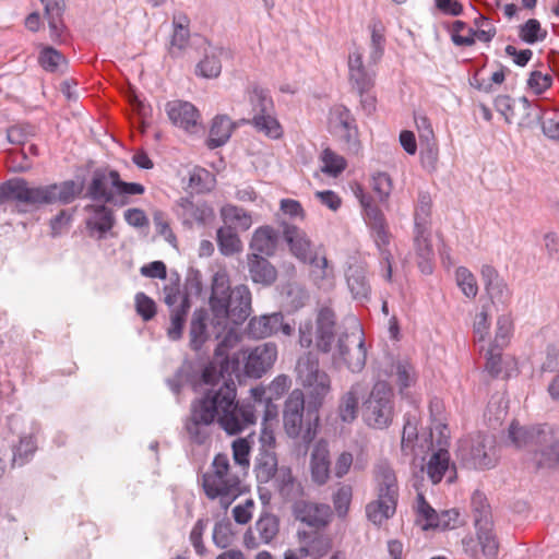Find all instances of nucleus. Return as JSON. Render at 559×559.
<instances>
[{
	"label": "nucleus",
	"mask_w": 559,
	"mask_h": 559,
	"mask_svg": "<svg viewBox=\"0 0 559 559\" xmlns=\"http://www.w3.org/2000/svg\"><path fill=\"white\" fill-rule=\"evenodd\" d=\"M238 341L233 331H228L215 348V357L222 358L219 370L211 362L202 371V381L211 384L204 395L191 405V414L186 421L189 439L197 444H205L212 436V425L218 426L229 436H236L254 425V409L249 404L236 402L237 388L231 379H225L228 371V348Z\"/></svg>",
	"instance_id": "f257e3e1"
},
{
	"label": "nucleus",
	"mask_w": 559,
	"mask_h": 559,
	"mask_svg": "<svg viewBox=\"0 0 559 559\" xmlns=\"http://www.w3.org/2000/svg\"><path fill=\"white\" fill-rule=\"evenodd\" d=\"M209 305L217 325H239L251 313V293L246 285L231 288L228 275L217 272L212 278Z\"/></svg>",
	"instance_id": "f03ea898"
},
{
	"label": "nucleus",
	"mask_w": 559,
	"mask_h": 559,
	"mask_svg": "<svg viewBox=\"0 0 559 559\" xmlns=\"http://www.w3.org/2000/svg\"><path fill=\"white\" fill-rule=\"evenodd\" d=\"M317 406L310 402L306 406L305 394L301 390H294L285 401L283 421L284 429L289 438H300L307 445L317 435L319 414Z\"/></svg>",
	"instance_id": "7ed1b4c3"
},
{
	"label": "nucleus",
	"mask_w": 559,
	"mask_h": 559,
	"mask_svg": "<svg viewBox=\"0 0 559 559\" xmlns=\"http://www.w3.org/2000/svg\"><path fill=\"white\" fill-rule=\"evenodd\" d=\"M202 487L205 496L219 499V503L227 509L241 493L240 479L230 472L229 459L218 453L214 456L210 469L202 475Z\"/></svg>",
	"instance_id": "20e7f679"
},
{
	"label": "nucleus",
	"mask_w": 559,
	"mask_h": 559,
	"mask_svg": "<svg viewBox=\"0 0 559 559\" xmlns=\"http://www.w3.org/2000/svg\"><path fill=\"white\" fill-rule=\"evenodd\" d=\"M360 204L364 211V219L379 251L382 276L385 281L391 282L392 253L389 249L391 233L389 231L385 216L369 195L362 193L360 195Z\"/></svg>",
	"instance_id": "39448f33"
},
{
	"label": "nucleus",
	"mask_w": 559,
	"mask_h": 559,
	"mask_svg": "<svg viewBox=\"0 0 559 559\" xmlns=\"http://www.w3.org/2000/svg\"><path fill=\"white\" fill-rule=\"evenodd\" d=\"M394 393L385 381H377L362 403V419L368 427L386 429L395 415Z\"/></svg>",
	"instance_id": "423d86ee"
},
{
	"label": "nucleus",
	"mask_w": 559,
	"mask_h": 559,
	"mask_svg": "<svg viewBox=\"0 0 559 559\" xmlns=\"http://www.w3.org/2000/svg\"><path fill=\"white\" fill-rule=\"evenodd\" d=\"M297 381L308 391L309 402L321 406L331 390L330 377L320 369L319 360L311 353L299 357L296 365Z\"/></svg>",
	"instance_id": "0eeeda50"
},
{
	"label": "nucleus",
	"mask_w": 559,
	"mask_h": 559,
	"mask_svg": "<svg viewBox=\"0 0 559 559\" xmlns=\"http://www.w3.org/2000/svg\"><path fill=\"white\" fill-rule=\"evenodd\" d=\"M252 119L248 120L258 132L271 139L281 138L283 130L275 117V108L270 92L254 85L249 93Z\"/></svg>",
	"instance_id": "6e6552de"
},
{
	"label": "nucleus",
	"mask_w": 559,
	"mask_h": 559,
	"mask_svg": "<svg viewBox=\"0 0 559 559\" xmlns=\"http://www.w3.org/2000/svg\"><path fill=\"white\" fill-rule=\"evenodd\" d=\"M52 189L48 186H31L24 178L9 179L0 185V205L9 202L40 206L53 203Z\"/></svg>",
	"instance_id": "1a4fd4ad"
},
{
	"label": "nucleus",
	"mask_w": 559,
	"mask_h": 559,
	"mask_svg": "<svg viewBox=\"0 0 559 559\" xmlns=\"http://www.w3.org/2000/svg\"><path fill=\"white\" fill-rule=\"evenodd\" d=\"M281 227L283 228V237L288 243L292 253L302 262L309 261L313 266L312 273L316 280H325L333 276L328 259L325 257L312 255L311 241L302 229L287 222H282Z\"/></svg>",
	"instance_id": "9d476101"
},
{
	"label": "nucleus",
	"mask_w": 559,
	"mask_h": 559,
	"mask_svg": "<svg viewBox=\"0 0 559 559\" xmlns=\"http://www.w3.org/2000/svg\"><path fill=\"white\" fill-rule=\"evenodd\" d=\"M552 426L535 425L521 426L518 421H512L508 430V439L511 444L518 449L528 448L533 452V459L537 464V460L542 459V453L546 449L544 439H548L545 435L551 431Z\"/></svg>",
	"instance_id": "9b49d317"
},
{
	"label": "nucleus",
	"mask_w": 559,
	"mask_h": 559,
	"mask_svg": "<svg viewBox=\"0 0 559 559\" xmlns=\"http://www.w3.org/2000/svg\"><path fill=\"white\" fill-rule=\"evenodd\" d=\"M114 174H117V170L96 169L87 185L84 198L93 201L94 203H105L118 206L128 204L129 200L124 197L116 198Z\"/></svg>",
	"instance_id": "f8f14e48"
},
{
	"label": "nucleus",
	"mask_w": 559,
	"mask_h": 559,
	"mask_svg": "<svg viewBox=\"0 0 559 559\" xmlns=\"http://www.w3.org/2000/svg\"><path fill=\"white\" fill-rule=\"evenodd\" d=\"M334 360H342L352 372H360L367 360V349L362 335L342 334L337 340V349Z\"/></svg>",
	"instance_id": "ddd939ff"
},
{
	"label": "nucleus",
	"mask_w": 559,
	"mask_h": 559,
	"mask_svg": "<svg viewBox=\"0 0 559 559\" xmlns=\"http://www.w3.org/2000/svg\"><path fill=\"white\" fill-rule=\"evenodd\" d=\"M87 214L84 223L91 238L103 240L116 225L115 211L105 203H91L83 207Z\"/></svg>",
	"instance_id": "4468645a"
},
{
	"label": "nucleus",
	"mask_w": 559,
	"mask_h": 559,
	"mask_svg": "<svg viewBox=\"0 0 559 559\" xmlns=\"http://www.w3.org/2000/svg\"><path fill=\"white\" fill-rule=\"evenodd\" d=\"M277 348L274 343H264L241 353L243 371L250 378H261L275 362Z\"/></svg>",
	"instance_id": "2eb2a0df"
},
{
	"label": "nucleus",
	"mask_w": 559,
	"mask_h": 559,
	"mask_svg": "<svg viewBox=\"0 0 559 559\" xmlns=\"http://www.w3.org/2000/svg\"><path fill=\"white\" fill-rule=\"evenodd\" d=\"M371 64L368 61V66H365L362 52L359 49H355L348 55V82L359 96L370 92L374 86L376 71L371 68Z\"/></svg>",
	"instance_id": "dca6fc26"
},
{
	"label": "nucleus",
	"mask_w": 559,
	"mask_h": 559,
	"mask_svg": "<svg viewBox=\"0 0 559 559\" xmlns=\"http://www.w3.org/2000/svg\"><path fill=\"white\" fill-rule=\"evenodd\" d=\"M293 515L297 521L320 530L329 525L332 519V509L325 503H314L298 499L293 503Z\"/></svg>",
	"instance_id": "f3484780"
},
{
	"label": "nucleus",
	"mask_w": 559,
	"mask_h": 559,
	"mask_svg": "<svg viewBox=\"0 0 559 559\" xmlns=\"http://www.w3.org/2000/svg\"><path fill=\"white\" fill-rule=\"evenodd\" d=\"M492 438L477 435L473 440L469 450L464 454V463L476 469L493 467L497 463V454Z\"/></svg>",
	"instance_id": "a211bd4d"
},
{
	"label": "nucleus",
	"mask_w": 559,
	"mask_h": 559,
	"mask_svg": "<svg viewBox=\"0 0 559 559\" xmlns=\"http://www.w3.org/2000/svg\"><path fill=\"white\" fill-rule=\"evenodd\" d=\"M165 111L171 123L187 132H197L200 126V111L187 100L175 99L167 102Z\"/></svg>",
	"instance_id": "6ab92c4d"
},
{
	"label": "nucleus",
	"mask_w": 559,
	"mask_h": 559,
	"mask_svg": "<svg viewBox=\"0 0 559 559\" xmlns=\"http://www.w3.org/2000/svg\"><path fill=\"white\" fill-rule=\"evenodd\" d=\"M345 278L352 297L360 302L368 301L371 295V286L367 277L365 262L353 259L345 270Z\"/></svg>",
	"instance_id": "aec40b11"
},
{
	"label": "nucleus",
	"mask_w": 559,
	"mask_h": 559,
	"mask_svg": "<svg viewBox=\"0 0 559 559\" xmlns=\"http://www.w3.org/2000/svg\"><path fill=\"white\" fill-rule=\"evenodd\" d=\"M278 518L272 513L263 512L255 522L254 527L246 533V545L251 548H257L260 544H270L278 535Z\"/></svg>",
	"instance_id": "412c9836"
},
{
	"label": "nucleus",
	"mask_w": 559,
	"mask_h": 559,
	"mask_svg": "<svg viewBox=\"0 0 559 559\" xmlns=\"http://www.w3.org/2000/svg\"><path fill=\"white\" fill-rule=\"evenodd\" d=\"M305 542L298 549H288L284 554V559H305L306 557L321 558L332 549L331 538L322 533H305Z\"/></svg>",
	"instance_id": "4be33fe9"
},
{
	"label": "nucleus",
	"mask_w": 559,
	"mask_h": 559,
	"mask_svg": "<svg viewBox=\"0 0 559 559\" xmlns=\"http://www.w3.org/2000/svg\"><path fill=\"white\" fill-rule=\"evenodd\" d=\"M336 316L332 308L324 306L316 319V346L322 353H329L335 342Z\"/></svg>",
	"instance_id": "5701e85b"
},
{
	"label": "nucleus",
	"mask_w": 559,
	"mask_h": 559,
	"mask_svg": "<svg viewBox=\"0 0 559 559\" xmlns=\"http://www.w3.org/2000/svg\"><path fill=\"white\" fill-rule=\"evenodd\" d=\"M414 249L417 255V264L424 274L432 273L433 248L431 243V226H414Z\"/></svg>",
	"instance_id": "b1692460"
},
{
	"label": "nucleus",
	"mask_w": 559,
	"mask_h": 559,
	"mask_svg": "<svg viewBox=\"0 0 559 559\" xmlns=\"http://www.w3.org/2000/svg\"><path fill=\"white\" fill-rule=\"evenodd\" d=\"M275 490L286 501L295 502L304 495L301 483L293 475L292 468L282 465L272 479Z\"/></svg>",
	"instance_id": "393cba45"
},
{
	"label": "nucleus",
	"mask_w": 559,
	"mask_h": 559,
	"mask_svg": "<svg viewBox=\"0 0 559 559\" xmlns=\"http://www.w3.org/2000/svg\"><path fill=\"white\" fill-rule=\"evenodd\" d=\"M248 271L250 278L263 286H271L277 280L275 266L264 257L252 252L248 254Z\"/></svg>",
	"instance_id": "a878e982"
},
{
	"label": "nucleus",
	"mask_w": 559,
	"mask_h": 559,
	"mask_svg": "<svg viewBox=\"0 0 559 559\" xmlns=\"http://www.w3.org/2000/svg\"><path fill=\"white\" fill-rule=\"evenodd\" d=\"M426 472L433 484L440 483L447 472H449L448 483H453L456 478L455 465L453 464L450 469V453L444 449L432 453L427 462Z\"/></svg>",
	"instance_id": "bb28decb"
},
{
	"label": "nucleus",
	"mask_w": 559,
	"mask_h": 559,
	"mask_svg": "<svg viewBox=\"0 0 559 559\" xmlns=\"http://www.w3.org/2000/svg\"><path fill=\"white\" fill-rule=\"evenodd\" d=\"M374 479L378 485V495L397 500L399 487L395 472L386 461H380L374 466Z\"/></svg>",
	"instance_id": "cd10ccee"
},
{
	"label": "nucleus",
	"mask_w": 559,
	"mask_h": 559,
	"mask_svg": "<svg viewBox=\"0 0 559 559\" xmlns=\"http://www.w3.org/2000/svg\"><path fill=\"white\" fill-rule=\"evenodd\" d=\"M236 123L227 115H217L213 118L209 138L206 140V146L210 150H214L225 145L230 139Z\"/></svg>",
	"instance_id": "c85d7f7f"
},
{
	"label": "nucleus",
	"mask_w": 559,
	"mask_h": 559,
	"mask_svg": "<svg viewBox=\"0 0 559 559\" xmlns=\"http://www.w3.org/2000/svg\"><path fill=\"white\" fill-rule=\"evenodd\" d=\"M207 311L203 308L195 309L189 325V347L193 352H200L210 340L207 331Z\"/></svg>",
	"instance_id": "c756f323"
},
{
	"label": "nucleus",
	"mask_w": 559,
	"mask_h": 559,
	"mask_svg": "<svg viewBox=\"0 0 559 559\" xmlns=\"http://www.w3.org/2000/svg\"><path fill=\"white\" fill-rule=\"evenodd\" d=\"M311 478L318 485H323L330 476V460L328 444L318 442L311 453L310 460Z\"/></svg>",
	"instance_id": "7c9ffc66"
},
{
	"label": "nucleus",
	"mask_w": 559,
	"mask_h": 559,
	"mask_svg": "<svg viewBox=\"0 0 559 559\" xmlns=\"http://www.w3.org/2000/svg\"><path fill=\"white\" fill-rule=\"evenodd\" d=\"M178 205L181 209L180 217L183 225L192 227L194 224L204 225L213 216V210L204 203H194L187 198L179 200Z\"/></svg>",
	"instance_id": "2f4dec72"
},
{
	"label": "nucleus",
	"mask_w": 559,
	"mask_h": 559,
	"mask_svg": "<svg viewBox=\"0 0 559 559\" xmlns=\"http://www.w3.org/2000/svg\"><path fill=\"white\" fill-rule=\"evenodd\" d=\"M277 242V231L269 225L261 226L257 228L252 235L250 249L260 255L264 254L271 257L275 253Z\"/></svg>",
	"instance_id": "473e14b6"
},
{
	"label": "nucleus",
	"mask_w": 559,
	"mask_h": 559,
	"mask_svg": "<svg viewBox=\"0 0 559 559\" xmlns=\"http://www.w3.org/2000/svg\"><path fill=\"white\" fill-rule=\"evenodd\" d=\"M277 456L273 450L260 449L255 457L254 473L260 484L271 481L280 471Z\"/></svg>",
	"instance_id": "72a5a7b5"
},
{
	"label": "nucleus",
	"mask_w": 559,
	"mask_h": 559,
	"mask_svg": "<svg viewBox=\"0 0 559 559\" xmlns=\"http://www.w3.org/2000/svg\"><path fill=\"white\" fill-rule=\"evenodd\" d=\"M281 319H283L281 312L254 317L249 321L247 333L253 338H265L276 334V326L281 325Z\"/></svg>",
	"instance_id": "f704fd0d"
},
{
	"label": "nucleus",
	"mask_w": 559,
	"mask_h": 559,
	"mask_svg": "<svg viewBox=\"0 0 559 559\" xmlns=\"http://www.w3.org/2000/svg\"><path fill=\"white\" fill-rule=\"evenodd\" d=\"M397 500L389 497H380L366 506V515L370 522L377 526H381L386 520L392 518L396 511Z\"/></svg>",
	"instance_id": "c9c22d12"
},
{
	"label": "nucleus",
	"mask_w": 559,
	"mask_h": 559,
	"mask_svg": "<svg viewBox=\"0 0 559 559\" xmlns=\"http://www.w3.org/2000/svg\"><path fill=\"white\" fill-rule=\"evenodd\" d=\"M478 545L486 559H497L499 552V542L493 532L492 522L486 524L475 525Z\"/></svg>",
	"instance_id": "e433bc0d"
},
{
	"label": "nucleus",
	"mask_w": 559,
	"mask_h": 559,
	"mask_svg": "<svg viewBox=\"0 0 559 559\" xmlns=\"http://www.w3.org/2000/svg\"><path fill=\"white\" fill-rule=\"evenodd\" d=\"M419 412L416 407L404 415V425L401 438V450L408 454L418 437Z\"/></svg>",
	"instance_id": "4c0bfd02"
},
{
	"label": "nucleus",
	"mask_w": 559,
	"mask_h": 559,
	"mask_svg": "<svg viewBox=\"0 0 559 559\" xmlns=\"http://www.w3.org/2000/svg\"><path fill=\"white\" fill-rule=\"evenodd\" d=\"M548 439H544L546 442V449L542 453V459L537 460L538 468H559V435L558 431L552 427L548 435H545Z\"/></svg>",
	"instance_id": "58836bf2"
},
{
	"label": "nucleus",
	"mask_w": 559,
	"mask_h": 559,
	"mask_svg": "<svg viewBox=\"0 0 559 559\" xmlns=\"http://www.w3.org/2000/svg\"><path fill=\"white\" fill-rule=\"evenodd\" d=\"M371 38H370V52H369V62L377 64L383 56L384 52V25L379 19H372L368 26Z\"/></svg>",
	"instance_id": "ea45409f"
},
{
	"label": "nucleus",
	"mask_w": 559,
	"mask_h": 559,
	"mask_svg": "<svg viewBox=\"0 0 559 559\" xmlns=\"http://www.w3.org/2000/svg\"><path fill=\"white\" fill-rule=\"evenodd\" d=\"M218 249L223 255H233L240 252L242 243L234 227L226 225L219 227L216 233Z\"/></svg>",
	"instance_id": "a19ab883"
},
{
	"label": "nucleus",
	"mask_w": 559,
	"mask_h": 559,
	"mask_svg": "<svg viewBox=\"0 0 559 559\" xmlns=\"http://www.w3.org/2000/svg\"><path fill=\"white\" fill-rule=\"evenodd\" d=\"M251 396L253 399V403L251 402H239L236 400L238 404H249L254 409V421L257 420V411L258 408H263V420L269 421L275 419L277 416V406L272 402L271 397H265V390L263 388H253L251 389Z\"/></svg>",
	"instance_id": "79ce46f5"
},
{
	"label": "nucleus",
	"mask_w": 559,
	"mask_h": 559,
	"mask_svg": "<svg viewBox=\"0 0 559 559\" xmlns=\"http://www.w3.org/2000/svg\"><path fill=\"white\" fill-rule=\"evenodd\" d=\"M38 62L45 71L51 73H64L68 68V60L66 57L50 46L41 49Z\"/></svg>",
	"instance_id": "37998d69"
},
{
	"label": "nucleus",
	"mask_w": 559,
	"mask_h": 559,
	"mask_svg": "<svg viewBox=\"0 0 559 559\" xmlns=\"http://www.w3.org/2000/svg\"><path fill=\"white\" fill-rule=\"evenodd\" d=\"M359 383L353 384L348 392H346L341 399L338 414L342 421L344 423H352L357 417L359 405Z\"/></svg>",
	"instance_id": "c03bdc74"
},
{
	"label": "nucleus",
	"mask_w": 559,
	"mask_h": 559,
	"mask_svg": "<svg viewBox=\"0 0 559 559\" xmlns=\"http://www.w3.org/2000/svg\"><path fill=\"white\" fill-rule=\"evenodd\" d=\"M45 7V15L52 36H60L63 27L62 15L64 11L63 0H40Z\"/></svg>",
	"instance_id": "a18cd8bd"
},
{
	"label": "nucleus",
	"mask_w": 559,
	"mask_h": 559,
	"mask_svg": "<svg viewBox=\"0 0 559 559\" xmlns=\"http://www.w3.org/2000/svg\"><path fill=\"white\" fill-rule=\"evenodd\" d=\"M221 216L225 224H234L241 230H248L252 225L251 215L243 209L226 204L221 209Z\"/></svg>",
	"instance_id": "49530a36"
},
{
	"label": "nucleus",
	"mask_w": 559,
	"mask_h": 559,
	"mask_svg": "<svg viewBox=\"0 0 559 559\" xmlns=\"http://www.w3.org/2000/svg\"><path fill=\"white\" fill-rule=\"evenodd\" d=\"M191 305L190 300H185L176 309L170 311V326L167 329V336L171 341H179L182 337L186 318Z\"/></svg>",
	"instance_id": "de8ad7c7"
},
{
	"label": "nucleus",
	"mask_w": 559,
	"mask_h": 559,
	"mask_svg": "<svg viewBox=\"0 0 559 559\" xmlns=\"http://www.w3.org/2000/svg\"><path fill=\"white\" fill-rule=\"evenodd\" d=\"M221 52L222 49H213L211 52H206L204 58L197 64L195 74L205 79L217 78L222 71Z\"/></svg>",
	"instance_id": "09e8293b"
},
{
	"label": "nucleus",
	"mask_w": 559,
	"mask_h": 559,
	"mask_svg": "<svg viewBox=\"0 0 559 559\" xmlns=\"http://www.w3.org/2000/svg\"><path fill=\"white\" fill-rule=\"evenodd\" d=\"M49 188L52 189L53 203L59 202L61 204H70L82 192V186L76 183L74 180L52 183L49 185Z\"/></svg>",
	"instance_id": "8fccbe9b"
},
{
	"label": "nucleus",
	"mask_w": 559,
	"mask_h": 559,
	"mask_svg": "<svg viewBox=\"0 0 559 559\" xmlns=\"http://www.w3.org/2000/svg\"><path fill=\"white\" fill-rule=\"evenodd\" d=\"M471 508L474 518V524L480 525L486 522H492L491 508L484 492L475 490L471 498Z\"/></svg>",
	"instance_id": "3c124183"
},
{
	"label": "nucleus",
	"mask_w": 559,
	"mask_h": 559,
	"mask_svg": "<svg viewBox=\"0 0 559 559\" xmlns=\"http://www.w3.org/2000/svg\"><path fill=\"white\" fill-rule=\"evenodd\" d=\"M37 450L36 440L32 436L21 437L13 448L12 466H23L31 461Z\"/></svg>",
	"instance_id": "603ef678"
},
{
	"label": "nucleus",
	"mask_w": 559,
	"mask_h": 559,
	"mask_svg": "<svg viewBox=\"0 0 559 559\" xmlns=\"http://www.w3.org/2000/svg\"><path fill=\"white\" fill-rule=\"evenodd\" d=\"M513 334V319L510 314H501L497 319L495 338L490 343L496 348H506Z\"/></svg>",
	"instance_id": "864d4df0"
},
{
	"label": "nucleus",
	"mask_w": 559,
	"mask_h": 559,
	"mask_svg": "<svg viewBox=\"0 0 559 559\" xmlns=\"http://www.w3.org/2000/svg\"><path fill=\"white\" fill-rule=\"evenodd\" d=\"M417 512L418 515L426 520V524L423 526L424 530L428 528H448L449 523H441L439 515L436 510L425 500L423 493L417 495Z\"/></svg>",
	"instance_id": "5fc2aeb1"
},
{
	"label": "nucleus",
	"mask_w": 559,
	"mask_h": 559,
	"mask_svg": "<svg viewBox=\"0 0 559 559\" xmlns=\"http://www.w3.org/2000/svg\"><path fill=\"white\" fill-rule=\"evenodd\" d=\"M431 197L427 192H419L414 211V226H431Z\"/></svg>",
	"instance_id": "6e6d98bb"
},
{
	"label": "nucleus",
	"mask_w": 559,
	"mask_h": 559,
	"mask_svg": "<svg viewBox=\"0 0 559 559\" xmlns=\"http://www.w3.org/2000/svg\"><path fill=\"white\" fill-rule=\"evenodd\" d=\"M396 376V383L400 388V393L403 394L404 390L413 385L416 381V374L413 365L407 360H399L393 366Z\"/></svg>",
	"instance_id": "4d7b16f0"
},
{
	"label": "nucleus",
	"mask_w": 559,
	"mask_h": 559,
	"mask_svg": "<svg viewBox=\"0 0 559 559\" xmlns=\"http://www.w3.org/2000/svg\"><path fill=\"white\" fill-rule=\"evenodd\" d=\"M323 166L321 170L331 176L340 175L346 168V160L331 148L323 150L321 154Z\"/></svg>",
	"instance_id": "13d9d810"
},
{
	"label": "nucleus",
	"mask_w": 559,
	"mask_h": 559,
	"mask_svg": "<svg viewBox=\"0 0 559 559\" xmlns=\"http://www.w3.org/2000/svg\"><path fill=\"white\" fill-rule=\"evenodd\" d=\"M353 498V488L350 485L343 484L334 492L332 501L334 510L338 518H345L348 513Z\"/></svg>",
	"instance_id": "bf43d9fd"
},
{
	"label": "nucleus",
	"mask_w": 559,
	"mask_h": 559,
	"mask_svg": "<svg viewBox=\"0 0 559 559\" xmlns=\"http://www.w3.org/2000/svg\"><path fill=\"white\" fill-rule=\"evenodd\" d=\"M547 32L543 31L539 21L530 19L520 26L519 37L526 44H535L546 38Z\"/></svg>",
	"instance_id": "052dcab7"
},
{
	"label": "nucleus",
	"mask_w": 559,
	"mask_h": 559,
	"mask_svg": "<svg viewBox=\"0 0 559 559\" xmlns=\"http://www.w3.org/2000/svg\"><path fill=\"white\" fill-rule=\"evenodd\" d=\"M455 275H456V283H457L459 287L461 288L462 293L467 298H475L478 293V286H477L476 278L473 275V273L468 269H466L464 266H460V267H457Z\"/></svg>",
	"instance_id": "680f3d73"
},
{
	"label": "nucleus",
	"mask_w": 559,
	"mask_h": 559,
	"mask_svg": "<svg viewBox=\"0 0 559 559\" xmlns=\"http://www.w3.org/2000/svg\"><path fill=\"white\" fill-rule=\"evenodd\" d=\"M371 186L373 192L378 195L381 202H384L389 199L393 189L392 179L390 175L384 171H378L372 175Z\"/></svg>",
	"instance_id": "e2e57ef3"
},
{
	"label": "nucleus",
	"mask_w": 559,
	"mask_h": 559,
	"mask_svg": "<svg viewBox=\"0 0 559 559\" xmlns=\"http://www.w3.org/2000/svg\"><path fill=\"white\" fill-rule=\"evenodd\" d=\"M212 540L218 548L225 549L233 543L231 523L227 521L216 522L212 533Z\"/></svg>",
	"instance_id": "0e129e2a"
},
{
	"label": "nucleus",
	"mask_w": 559,
	"mask_h": 559,
	"mask_svg": "<svg viewBox=\"0 0 559 559\" xmlns=\"http://www.w3.org/2000/svg\"><path fill=\"white\" fill-rule=\"evenodd\" d=\"M207 519H199L194 523L189 536L190 543L192 544L195 552L201 557L205 556L207 552V549L203 543V534L207 527Z\"/></svg>",
	"instance_id": "69168bd1"
},
{
	"label": "nucleus",
	"mask_w": 559,
	"mask_h": 559,
	"mask_svg": "<svg viewBox=\"0 0 559 559\" xmlns=\"http://www.w3.org/2000/svg\"><path fill=\"white\" fill-rule=\"evenodd\" d=\"M190 32L189 28L179 26V29L174 28L168 52L173 58H177L186 49L189 44Z\"/></svg>",
	"instance_id": "338daca9"
},
{
	"label": "nucleus",
	"mask_w": 559,
	"mask_h": 559,
	"mask_svg": "<svg viewBox=\"0 0 559 559\" xmlns=\"http://www.w3.org/2000/svg\"><path fill=\"white\" fill-rule=\"evenodd\" d=\"M35 133L31 124H15L7 130V139L12 144L24 145Z\"/></svg>",
	"instance_id": "774afa93"
}]
</instances>
